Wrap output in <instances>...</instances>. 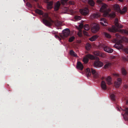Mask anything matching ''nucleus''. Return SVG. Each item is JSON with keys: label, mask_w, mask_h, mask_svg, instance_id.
<instances>
[{"label": "nucleus", "mask_w": 128, "mask_h": 128, "mask_svg": "<svg viewBox=\"0 0 128 128\" xmlns=\"http://www.w3.org/2000/svg\"><path fill=\"white\" fill-rule=\"evenodd\" d=\"M107 6L106 4L102 5L100 10V12H104V16L106 17H110L112 18H114L116 16V14L114 12H112L110 13H109L107 10Z\"/></svg>", "instance_id": "nucleus-1"}, {"label": "nucleus", "mask_w": 128, "mask_h": 128, "mask_svg": "<svg viewBox=\"0 0 128 128\" xmlns=\"http://www.w3.org/2000/svg\"><path fill=\"white\" fill-rule=\"evenodd\" d=\"M43 16L44 18L42 20L44 23L45 25L48 26H50L52 23H54V21L49 17L48 14H45Z\"/></svg>", "instance_id": "nucleus-2"}, {"label": "nucleus", "mask_w": 128, "mask_h": 128, "mask_svg": "<svg viewBox=\"0 0 128 128\" xmlns=\"http://www.w3.org/2000/svg\"><path fill=\"white\" fill-rule=\"evenodd\" d=\"M121 41L120 40L118 44H115L114 47L118 50L122 49L123 51L125 53L128 54V47L127 48H124L123 46L120 44Z\"/></svg>", "instance_id": "nucleus-3"}, {"label": "nucleus", "mask_w": 128, "mask_h": 128, "mask_svg": "<svg viewBox=\"0 0 128 128\" xmlns=\"http://www.w3.org/2000/svg\"><path fill=\"white\" fill-rule=\"evenodd\" d=\"M91 72L92 74H93L94 77V78L98 79L99 80L101 79L102 80H103L104 79V77H101L100 75H99L96 72L95 70L91 68Z\"/></svg>", "instance_id": "nucleus-4"}, {"label": "nucleus", "mask_w": 128, "mask_h": 128, "mask_svg": "<svg viewBox=\"0 0 128 128\" xmlns=\"http://www.w3.org/2000/svg\"><path fill=\"white\" fill-rule=\"evenodd\" d=\"M86 56L84 58L83 60L84 63L85 64H86L89 61L88 58L91 60H94L96 58V57L93 55L90 54L86 55Z\"/></svg>", "instance_id": "nucleus-5"}, {"label": "nucleus", "mask_w": 128, "mask_h": 128, "mask_svg": "<svg viewBox=\"0 0 128 128\" xmlns=\"http://www.w3.org/2000/svg\"><path fill=\"white\" fill-rule=\"evenodd\" d=\"M62 34L60 35V36L62 38L67 37L70 34V31L68 28H66L62 31Z\"/></svg>", "instance_id": "nucleus-6"}, {"label": "nucleus", "mask_w": 128, "mask_h": 128, "mask_svg": "<svg viewBox=\"0 0 128 128\" xmlns=\"http://www.w3.org/2000/svg\"><path fill=\"white\" fill-rule=\"evenodd\" d=\"M100 28L99 25L97 23H94L93 24L91 30L92 32L96 33L99 30Z\"/></svg>", "instance_id": "nucleus-7"}, {"label": "nucleus", "mask_w": 128, "mask_h": 128, "mask_svg": "<svg viewBox=\"0 0 128 128\" xmlns=\"http://www.w3.org/2000/svg\"><path fill=\"white\" fill-rule=\"evenodd\" d=\"M99 59L98 58V59L95 60L94 62V66L96 67H101L103 65V63L100 61Z\"/></svg>", "instance_id": "nucleus-8"}, {"label": "nucleus", "mask_w": 128, "mask_h": 128, "mask_svg": "<svg viewBox=\"0 0 128 128\" xmlns=\"http://www.w3.org/2000/svg\"><path fill=\"white\" fill-rule=\"evenodd\" d=\"M80 13L82 15L86 16L88 14L89 10L88 8H85L80 10Z\"/></svg>", "instance_id": "nucleus-9"}, {"label": "nucleus", "mask_w": 128, "mask_h": 128, "mask_svg": "<svg viewBox=\"0 0 128 128\" xmlns=\"http://www.w3.org/2000/svg\"><path fill=\"white\" fill-rule=\"evenodd\" d=\"M122 79L118 78L117 79V81L114 82L115 86L116 88H118L120 86L122 82Z\"/></svg>", "instance_id": "nucleus-10"}, {"label": "nucleus", "mask_w": 128, "mask_h": 128, "mask_svg": "<svg viewBox=\"0 0 128 128\" xmlns=\"http://www.w3.org/2000/svg\"><path fill=\"white\" fill-rule=\"evenodd\" d=\"M100 24L103 26H107L108 23L107 20L104 18H102L100 19Z\"/></svg>", "instance_id": "nucleus-11"}, {"label": "nucleus", "mask_w": 128, "mask_h": 128, "mask_svg": "<svg viewBox=\"0 0 128 128\" xmlns=\"http://www.w3.org/2000/svg\"><path fill=\"white\" fill-rule=\"evenodd\" d=\"M76 66L77 69L80 70H82L84 68L83 65L81 62H77Z\"/></svg>", "instance_id": "nucleus-12"}, {"label": "nucleus", "mask_w": 128, "mask_h": 128, "mask_svg": "<svg viewBox=\"0 0 128 128\" xmlns=\"http://www.w3.org/2000/svg\"><path fill=\"white\" fill-rule=\"evenodd\" d=\"M101 87L102 88L103 90H106L107 89V86L106 83L104 81L102 80V81Z\"/></svg>", "instance_id": "nucleus-13"}, {"label": "nucleus", "mask_w": 128, "mask_h": 128, "mask_svg": "<svg viewBox=\"0 0 128 128\" xmlns=\"http://www.w3.org/2000/svg\"><path fill=\"white\" fill-rule=\"evenodd\" d=\"M104 50L108 53H111L113 52V50L108 47L105 46L104 48Z\"/></svg>", "instance_id": "nucleus-14"}, {"label": "nucleus", "mask_w": 128, "mask_h": 128, "mask_svg": "<svg viewBox=\"0 0 128 128\" xmlns=\"http://www.w3.org/2000/svg\"><path fill=\"white\" fill-rule=\"evenodd\" d=\"M94 54L96 56H98L102 57H104V54L102 52L98 51L94 52Z\"/></svg>", "instance_id": "nucleus-15"}, {"label": "nucleus", "mask_w": 128, "mask_h": 128, "mask_svg": "<svg viewBox=\"0 0 128 128\" xmlns=\"http://www.w3.org/2000/svg\"><path fill=\"white\" fill-rule=\"evenodd\" d=\"M48 4L47 5V8L48 9H50L52 8V5L53 3V1L50 2H47Z\"/></svg>", "instance_id": "nucleus-16"}, {"label": "nucleus", "mask_w": 128, "mask_h": 128, "mask_svg": "<svg viewBox=\"0 0 128 128\" xmlns=\"http://www.w3.org/2000/svg\"><path fill=\"white\" fill-rule=\"evenodd\" d=\"M60 5V4L59 1H58L56 2L54 8V10L56 11L58 10Z\"/></svg>", "instance_id": "nucleus-17"}, {"label": "nucleus", "mask_w": 128, "mask_h": 128, "mask_svg": "<svg viewBox=\"0 0 128 128\" xmlns=\"http://www.w3.org/2000/svg\"><path fill=\"white\" fill-rule=\"evenodd\" d=\"M86 76L88 77L90 76L91 74V70L90 68H87L86 70Z\"/></svg>", "instance_id": "nucleus-18"}, {"label": "nucleus", "mask_w": 128, "mask_h": 128, "mask_svg": "<svg viewBox=\"0 0 128 128\" xmlns=\"http://www.w3.org/2000/svg\"><path fill=\"white\" fill-rule=\"evenodd\" d=\"M114 10L117 12H118L120 11V8L119 6L117 4H116L114 6Z\"/></svg>", "instance_id": "nucleus-19"}, {"label": "nucleus", "mask_w": 128, "mask_h": 128, "mask_svg": "<svg viewBox=\"0 0 128 128\" xmlns=\"http://www.w3.org/2000/svg\"><path fill=\"white\" fill-rule=\"evenodd\" d=\"M98 37V36L97 35H94L89 38V40L92 42L95 40Z\"/></svg>", "instance_id": "nucleus-20"}, {"label": "nucleus", "mask_w": 128, "mask_h": 128, "mask_svg": "<svg viewBox=\"0 0 128 128\" xmlns=\"http://www.w3.org/2000/svg\"><path fill=\"white\" fill-rule=\"evenodd\" d=\"M106 80L107 84L108 85H110L112 84V79L110 77V76H108L106 78Z\"/></svg>", "instance_id": "nucleus-21"}, {"label": "nucleus", "mask_w": 128, "mask_h": 128, "mask_svg": "<svg viewBox=\"0 0 128 128\" xmlns=\"http://www.w3.org/2000/svg\"><path fill=\"white\" fill-rule=\"evenodd\" d=\"M101 15L99 12L94 14H92V16L94 18H97L99 17Z\"/></svg>", "instance_id": "nucleus-22"}, {"label": "nucleus", "mask_w": 128, "mask_h": 128, "mask_svg": "<svg viewBox=\"0 0 128 128\" xmlns=\"http://www.w3.org/2000/svg\"><path fill=\"white\" fill-rule=\"evenodd\" d=\"M70 53L71 55L74 57H76L78 56L77 54L72 50L70 51Z\"/></svg>", "instance_id": "nucleus-23"}, {"label": "nucleus", "mask_w": 128, "mask_h": 128, "mask_svg": "<svg viewBox=\"0 0 128 128\" xmlns=\"http://www.w3.org/2000/svg\"><path fill=\"white\" fill-rule=\"evenodd\" d=\"M126 7H124L122 9V10H121L120 9V11L118 12L120 13L121 14H123L126 12Z\"/></svg>", "instance_id": "nucleus-24"}, {"label": "nucleus", "mask_w": 128, "mask_h": 128, "mask_svg": "<svg viewBox=\"0 0 128 128\" xmlns=\"http://www.w3.org/2000/svg\"><path fill=\"white\" fill-rule=\"evenodd\" d=\"M111 65V64L110 62H108L106 63L104 65V68L106 69L107 68L110 67Z\"/></svg>", "instance_id": "nucleus-25"}, {"label": "nucleus", "mask_w": 128, "mask_h": 128, "mask_svg": "<svg viewBox=\"0 0 128 128\" xmlns=\"http://www.w3.org/2000/svg\"><path fill=\"white\" fill-rule=\"evenodd\" d=\"M88 2L89 5L92 6H94L95 4L94 2L92 0H88Z\"/></svg>", "instance_id": "nucleus-26"}, {"label": "nucleus", "mask_w": 128, "mask_h": 128, "mask_svg": "<svg viewBox=\"0 0 128 128\" xmlns=\"http://www.w3.org/2000/svg\"><path fill=\"white\" fill-rule=\"evenodd\" d=\"M86 48L87 50H90L91 47V45L89 43H87L86 46Z\"/></svg>", "instance_id": "nucleus-27"}, {"label": "nucleus", "mask_w": 128, "mask_h": 128, "mask_svg": "<svg viewBox=\"0 0 128 128\" xmlns=\"http://www.w3.org/2000/svg\"><path fill=\"white\" fill-rule=\"evenodd\" d=\"M35 11L36 12L39 14L42 15L43 14V12H42V11L41 10L38 9H36L35 10Z\"/></svg>", "instance_id": "nucleus-28"}, {"label": "nucleus", "mask_w": 128, "mask_h": 128, "mask_svg": "<svg viewBox=\"0 0 128 128\" xmlns=\"http://www.w3.org/2000/svg\"><path fill=\"white\" fill-rule=\"evenodd\" d=\"M110 31L113 32H115L116 31L117 29L114 26H112V28L110 29Z\"/></svg>", "instance_id": "nucleus-29"}, {"label": "nucleus", "mask_w": 128, "mask_h": 128, "mask_svg": "<svg viewBox=\"0 0 128 128\" xmlns=\"http://www.w3.org/2000/svg\"><path fill=\"white\" fill-rule=\"evenodd\" d=\"M120 32L125 34H128V31L126 30H120Z\"/></svg>", "instance_id": "nucleus-30"}, {"label": "nucleus", "mask_w": 128, "mask_h": 128, "mask_svg": "<svg viewBox=\"0 0 128 128\" xmlns=\"http://www.w3.org/2000/svg\"><path fill=\"white\" fill-rule=\"evenodd\" d=\"M110 97L112 100L114 101L115 100L116 96L114 94H111L110 95Z\"/></svg>", "instance_id": "nucleus-31"}, {"label": "nucleus", "mask_w": 128, "mask_h": 128, "mask_svg": "<svg viewBox=\"0 0 128 128\" xmlns=\"http://www.w3.org/2000/svg\"><path fill=\"white\" fill-rule=\"evenodd\" d=\"M84 29L86 30H88L90 29L89 26L87 24L84 25Z\"/></svg>", "instance_id": "nucleus-32"}, {"label": "nucleus", "mask_w": 128, "mask_h": 128, "mask_svg": "<svg viewBox=\"0 0 128 128\" xmlns=\"http://www.w3.org/2000/svg\"><path fill=\"white\" fill-rule=\"evenodd\" d=\"M104 35L106 38H110L111 36L110 34L106 32H104Z\"/></svg>", "instance_id": "nucleus-33"}, {"label": "nucleus", "mask_w": 128, "mask_h": 128, "mask_svg": "<svg viewBox=\"0 0 128 128\" xmlns=\"http://www.w3.org/2000/svg\"><path fill=\"white\" fill-rule=\"evenodd\" d=\"M54 24L55 25L57 26H59L61 24V22L58 20L56 21L55 22Z\"/></svg>", "instance_id": "nucleus-34"}, {"label": "nucleus", "mask_w": 128, "mask_h": 128, "mask_svg": "<svg viewBox=\"0 0 128 128\" xmlns=\"http://www.w3.org/2000/svg\"><path fill=\"white\" fill-rule=\"evenodd\" d=\"M122 74L124 75H126V74L127 72L125 69L122 68Z\"/></svg>", "instance_id": "nucleus-35"}, {"label": "nucleus", "mask_w": 128, "mask_h": 128, "mask_svg": "<svg viewBox=\"0 0 128 128\" xmlns=\"http://www.w3.org/2000/svg\"><path fill=\"white\" fill-rule=\"evenodd\" d=\"M68 0H61L60 2L62 5H64Z\"/></svg>", "instance_id": "nucleus-36"}, {"label": "nucleus", "mask_w": 128, "mask_h": 128, "mask_svg": "<svg viewBox=\"0 0 128 128\" xmlns=\"http://www.w3.org/2000/svg\"><path fill=\"white\" fill-rule=\"evenodd\" d=\"M75 19L76 20H79L81 19V17L80 16H76L74 17Z\"/></svg>", "instance_id": "nucleus-37"}, {"label": "nucleus", "mask_w": 128, "mask_h": 128, "mask_svg": "<svg viewBox=\"0 0 128 128\" xmlns=\"http://www.w3.org/2000/svg\"><path fill=\"white\" fill-rule=\"evenodd\" d=\"M75 38L74 36H72L70 37L69 39V41L71 42H73L75 39Z\"/></svg>", "instance_id": "nucleus-38"}, {"label": "nucleus", "mask_w": 128, "mask_h": 128, "mask_svg": "<svg viewBox=\"0 0 128 128\" xmlns=\"http://www.w3.org/2000/svg\"><path fill=\"white\" fill-rule=\"evenodd\" d=\"M78 36L80 37H81L82 36V31L81 30H80L79 32L78 33Z\"/></svg>", "instance_id": "nucleus-39"}, {"label": "nucleus", "mask_w": 128, "mask_h": 128, "mask_svg": "<svg viewBox=\"0 0 128 128\" xmlns=\"http://www.w3.org/2000/svg\"><path fill=\"white\" fill-rule=\"evenodd\" d=\"M26 5L27 6L31 8L32 7L31 4L29 2H27L26 4Z\"/></svg>", "instance_id": "nucleus-40"}, {"label": "nucleus", "mask_w": 128, "mask_h": 128, "mask_svg": "<svg viewBox=\"0 0 128 128\" xmlns=\"http://www.w3.org/2000/svg\"><path fill=\"white\" fill-rule=\"evenodd\" d=\"M69 4L70 5H74V2L72 1H69Z\"/></svg>", "instance_id": "nucleus-41"}, {"label": "nucleus", "mask_w": 128, "mask_h": 128, "mask_svg": "<svg viewBox=\"0 0 128 128\" xmlns=\"http://www.w3.org/2000/svg\"><path fill=\"white\" fill-rule=\"evenodd\" d=\"M128 86L126 85H124L123 87V88L124 90L128 88Z\"/></svg>", "instance_id": "nucleus-42"}, {"label": "nucleus", "mask_w": 128, "mask_h": 128, "mask_svg": "<svg viewBox=\"0 0 128 128\" xmlns=\"http://www.w3.org/2000/svg\"><path fill=\"white\" fill-rule=\"evenodd\" d=\"M83 27V24H81L79 25V28H82Z\"/></svg>", "instance_id": "nucleus-43"}, {"label": "nucleus", "mask_w": 128, "mask_h": 128, "mask_svg": "<svg viewBox=\"0 0 128 128\" xmlns=\"http://www.w3.org/2000/svg\"><path fill=\"white\" fill-rule=\"evenodd\" d=\"M83 32L84 34L86 36H88V33L87 32H86L85 31H83Z\"/></svg>", "instance_id": "nucleus-44"}, {"label": "nucleus", "mask_w": 128, "mask_h": 128, "mask_svg": "<svg viewBox=\"0 0 128 128\" xmlns=\"http://www.w3.org/2000/svg\"><path fill=\"white\" fill-rule=\"evenodd\" d=\"M122 58L125 61H128V59L124 57H123Z\"/></svg>", "instance_id": "nucleus-45"}, {"label": "nucleus", "mask_w": 128, "mask_h": 128, "mask_svg": "<svg viewBox=\"0 0 128 128\" xmlns=\"http://www.w3.org/2000/svg\"><path fill=\"white\" fill-rule=\"evenodd\" d=\"M116 37L119 38L120 37V36L118 34H116Z\"/></svg>", "instance_id": "nucleus-46"}, {"label": "nucleus", "mask_w": 128, "mask_h": 128, "mask_svg": "<svg viewBox=\"0 0 128 128\" xmlns=\"http://www.w3.org/2000/svg\"><path fill=\"white\" fill-rule=\"evenodd\" d=\"M118 18H116L115 19V21H114L115 22H118Z\"/></svg>", "instance_id": "nucleus-47"}, {"label": "nucleus", "mask_w": 128, "mask_h": 128, "mask_svg": "<svg viewBox=\"0 0 128 128\" xmlns=\"http://www.w3.org/2000/svg\"><path fill=\"white\" fill-rule=\"evenodd\" d=\"M115 22V25L117 26L118 27V22Z\"/></svg>", "instance_id": "nucleus-48"}, {"label": "nucleus", "mask_w": 128, "mask_h": 128, "mask_svg": "<svg viewBox=\"0 0 128 128\" xmlns=\"http://www.w3.org/2000/svg\"><path fill=\"white\" fill-rule=\"evenodd\" d=\"M97 2L99 3H101L102 2V1L100 0H97Z\"/></svg>", "instance_id": "nucleus-49"}, {"label": "nucleus", "mask_w": 128, "mask_h": 128, "mask_svg": "<svg viewBox=\"0 0 128 128\" xmlns=\"http://www.w3.org/2000/svg\"><path fill=\"white\" fill-rule=\"evenodd\" d=\"M55 36L56 38H59V36L57 35H55Z\"/></svg>", "instance_id": "nucleus-50"}, {"label": "nucleus", "mask_w": 128, "mask_h": 128, "mask_svg": "<svg viewBox=\"0 0 128 128\" xmlns=\"http://www.w3.org/2000/svg\"><path fill=\"white\" fill-rule=\"evenodd\" d=\"M65 9L67 11L68 10V8H65Z\"/></svg>", "instance_id": "nucleus-51"}, {"label": "nucleus", "mask_w": 128, "mask_h": 128, "mask_svg": "<svg viewBox=\"0 0 128 128\" xmlns=\"http://www.w3.org/2000/svg\"><path fill=\"white\" fill-rule=\"evenodd\" d=\"M118 0L120 2H122L123 1V0Z\"/></svg>", "instance_id": "nucleus-52"}, {"label": "nucleus", "mask_w": 128, "mask_h": 128, "mask_svg": "<svg viewBox=\"0 0 128 128\" xmlns=\"http://www.w3.org/2000/svg\"><path fill=\"white\" fill-rule=\"evenodd\" d=\"M126 104H128V100H126Z\"/></svg>", "instance_id": "nucleus-53"}, {"label": "nucleus", "mask_w": 128, "mask_h": 128, "mask_svg": "<svg viewBox=\"0 0 128 128\" xmlns=\"http://www.w3.org/2000/svg\"><path fill=\"white\" fill-rule=\"evenodd\" d=\"M33 0L36 2H37L38 0Z\"/></svg>", "instance_id": "nucleus-54"}, {"label": "nucleus", "mask_w": 128, "mask_h": 128, "mask_svg": "<svg viewBox=\"0 0 128 128\" xmlns=\"http://www.w3.org/2000/svg\"><path fill=\"white\" fill-rule=\"evenodd\" d=\"M115 75L116 76H118V75L117 74H115Z\"/></svg>", "instance_id": "nucleus-55"}, {"label": "nucleus", "mask_w": 128, "mask_h": 128, "mask_svg": "<svg viewBox=\"0 0 128 128\" xmlns=\"http://www.w3.org/2000/svg\"><path fill=\"white\" fill-rule=\"evenodd\" d=\"M52 33L55 34L56 32H52Z\"/></svg>", "instance_id": "nucleus-56"}, {"label": "nucleus", "mask_w": 128, "mask_h": 128, "mask_svg": "<svg viewBox=\"0 0 128 128\" xmlns=\"http://www.w3.org/2000/svg\"><path fill=\"white\" fill-rule=\"evenodd\" d=\"M127 41L128 42V39H127Z\"/></svg>", "instance_id": "nucleus-57"}]
</instances>
